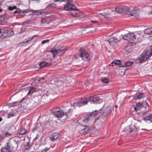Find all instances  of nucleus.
Here are the masks:
<instances>
[{
  "label": "nucleus",
  "instance_id": "aec40b11",
  "mask_svg": "<svg viewBox=\"0 0 152 152\" xmlns=\"http://www.w3.org/2000/svg\"><path fill=\"white\" fill-rule=\"evenodd\" d=\"M1 152H10V147L7 146L2 148L1 149Z\"/></svg>",
  "mask_w": 152,
  "mask_h": 152
},
{
  "label": "nucleus",
  "instance_id": "a18cd8bd",
  "mask_svg": "<svg viewBox=\"0 0 152 152\" xmlns=\"http://www.w3.org/2000/svg\"><path fill=\"white\" fill-rule=\"evenodd\" d=\"M99 14L100 15H104H104H103V14L102 13H99Z\"/></svg>",
  "mask_w": 152,
  "mask_h": 152
},
{
  "label": "nucleus",
  "instance_id": "c85d7f7f",
  "mask_svg": "<svg viewBox=\"0 0 152 152\" xmlns=\"http://www.w3.org/2000/svg\"><path fill=\"white\" fill-rule=\"evenodd\" d=\"M101 80L104 83H107L109 82V80L107 78H103L101 79Z\"/></svg>",
  "mask_w": 152,
  "mask_h": 152
},
{
  "label": "nucleus",
  "instance_id": "dca6fc26",
  "mask_svg": "<svg viewBox=\"0 0 152 152\" xmlns=\"http://www.w3.org/2000/svg\"><path fill=\"white\" fill-rule=\"evenodd\" d=\"M145 97V95L143 93H139L136 95H135L134 97V99L137 100L141 99Z\"/></svg>",
  "mask_w": 152,
  "mask_h": 152
},
{
  "label": "nucleus",
  "instance_id": "58836bf2",
  "mask_svg": "<svg viewBox=\"0 0 152 152\" xmlns=\"http://www.w3.org/2000/svg\"><path fill=\"white\" fill-rule=\"evenodd\" d=\"M16 7L15 6H13V7H8V10H13L15 9H16Z\"/></svg>",
  "mask_w": 152,
  "mask_h": 152
},
{
  "label": "nucleus",
  "instance_id": "3c124183",
  "mask_svg": "<svg viewBox=\"0 0 152 152\" xmlns=\"http://www.w3.org/2000/svg\"><path fill=\"white\" fill-rule=\"evenodd\" d=\"M71 15H72V16H75V14H71Z\"/></svg>",
  "mask_w": 152,
  "mask_h": 152
},
{
  "label": "nucleus",
  "instance_id": "0eeeda50",
  "mask_svg": "<svg viewBox=\"0 0 152 152\" xmlns=\"http://www.w3.org/2000/svg\"><path fill=\"white\" fill-rule=\"evenodd\" d=\"M65 50L66 49L62 48L58 50L55 49H52L49 52L51 53L53 57L54 58L58 54L59 56L63 55L65 53Z\"/></svg>",
  "mask_w": 152,
  "mask_h": 152
},
{
  "label": "nucleus",
  "instance_id": "5fc2aeb1",
  "mask_svg": "<svg viewBox=\"0 0 152 152\" xmlns=\"http://www.w3.org/2000/svg\"><path fill=\"white\" fill-rule=\"evenodd\" d=\"M12 32V33H14V32H13V31H12V32Z\"/></svg>",
  "mask_w": 152,
  "mask_h": 152
},
{
  "label": "nucleus",
  "instance_id": "f8f14e48",
  "mask_svg": "<svg viewBox=\"0 0 152 152\" xmlns=\"http://www.w3.org/2000/svg\"><path fill=\"white\" fill-rule=\"evenodd\" d=\"M132 16H134L136 18H137L139 17V11L138 10H133L130 12Z\"/></svg>",
  "mask_w": 152,
  "mask_h": 152
},
{
  "label": "nucleus",
  "instance_id": "393cba45",
  "mask_svg": "<svg viewBox=\"0 0 152 152\" xmlns=\"http://www.w3.org/2000/svg\"><path fill=\"white\" fill-rule=\"evenodd\" d=\"M35 89L36 88H34L32 87L31 88L28 92V95H30L33 93L35 91Z\"/></svg>",
  "mask_w": 152,
  "mask_h": 152
},
{
  "label": "nucleus",
  "instance_id": "864d4df0",
  "mask_svg": "<svg viewBox=\"0 0 152 152\" xmlns=\"http://www.w3.org/2000/svg\"><path fill=\"white\" fill-rule=\"evenodd\" d=\"M1 29L0 28V34H1Z\"/></svg>",
  "mask_w": 152,
  "mask_h": 152
},
{
  "label": "nucleus",
  "instance_id": "b1692460",
  "mask_svg": "<svg viewBox=\"0 0 152 152\" xmlns=\"http://www.w3.org/2000/svg\"><path fill=\"white\" fill-rule=\"evenodd\" d=\"M24 148L26 150H29L30 148L29 143V142H26L24 145Z\"/></svg>",
  "mask_w": 152,
  "mask_h": 152
},
{
  "label": "nucleus",
  "instance_id": "a19ab883",
  "mask_svg": "<svg viewBox=\"0 0 152 152\" xmlns=\"http://www.w3.org/2000/svg\"><path fill=\"white\" fill-rule=\"evenodd\" d=\"M5 136V137H8L9 136H10L11 135V134L9 132H6L5 133V135H4Z\"/></svg>",
  "mask_w": 152,
  "mask_h": 152
},
{
  "label": "nucleus",
  "instance_id": "79ce46f5",
  "mask_svg": "<svg viewBox=\"0 0 152 152\" xmlns=\"http://www.w3.org/2000/svg\"><path fill=\"white\" fill-rule=\"evenodd\" d=\"M49 41V40L48 39L44 40L42 41V44H44L47 42H48Z\"/></svg>",
  "mask_w": 152,
  "mask_h": 152
},
{
  "label": "nucleus",
  "instance_id": "473e14b6",
  "mask_svg": "<svg viewBox=\"0 0 152 152\" xmlns=\"http://www.w3.org/2000/svg\"><path fill=\"white\" fill-rule=\"evenodd\" d=\"M37 81L39 83H42L45 81V79L43 77H41L37 80H36V81Z\"/></svg>",
  "mask_w": 152,
  "mask_h": 152
},
{
  "label": "nucleus",
  "instance_id": "f3484780",
  "mask_svg": "<svg viewBox=\"0 0 152 152\" xmlns=\"http://www.w3.org/2000/svg\"><path fill=\"white\" fill-rule=\"evenodd\" d=\"M115 64L119 65L121 67V65H122L121 64V62L120 60H117L116 59L114 60L113 61L111 62V64L110 65H111L112 66H113Z\"/></svg>",
  "mask_w": 152,
  "mask_h": 152
},
{
  "label": "nucleus",
  "instance_id": "7c9ffc66",
  "mask_svg": "<svg viewBox=\"0 0 152 152\" xmlns=\"http://www.w3.org/2000/svg\"><path fill=\"white\" fill-rule=\"evenodd\" d=\"M8 36V34L7 32L4 33V34H1V38H5Z\"/></svg>",
  "mask_w": 152,
  "mask_h": 152
},
{
  "label": "nucleus",
  "instance_id": "ea45409f",
  "mask_svg": "<svg viewBox=\"0 0 152 152\" xmlns=\"http://www.w3.org/2000/svg\"><path fill=\"white\" fill-rule=\"evenodd\" d=\"M5 137L4 135H2L0 134V141L3 140Z\"/></svg>",
  "mask_w": 152,
  "mask_h": 152
},
{
  "label": "nucleus",
  "instance_id": "cd10ccee",
  "mask_svg": "<svg viewBox=\"0 0 152 152\" xmlns=\"http://www.w3.org/2000/svg\"><path fill=\"white\" fill-rule=\"evenodd\" d=\"M50 17H48L46 18L45 19H43L42 20V22L43 23L44 21L46 20V21L45 23H48L52 20V19L50 20Z\"/></svg>",
  "mask_w": 152,
  "mask_h": 152
},
{
  "label": "nucleus",
  "instance_id": "09e8293b",
  "mask_svg": "<svg viewBox=\"0 0 152 152\" xmlns=\"http://www.w3.org/2000/svg\"><path fill=\"white\" fill-rule=\"evenodd\" d=\"M148 110V108L146 109V111H147Z\"/></svg>",
  "mask_w": 152,
  "mask_h": 152
},
{
  "label": "nucleus",
  "instance_id": "de8ad7c7",
  "mask_svg": "<svg viewBox=\"0 0 152 152\" xmlns=\"http://www.w3.org/2000/svg\"><path fill=\"white\" fill-rule=\"evenodd\" d=\"M2 9L1 8V7H0V12H1L2 11Z\"/></svg>",
  "mask_w": 152,
  "mask_h": 152
},
{
  "label": "nucleus",
  "instance_id": "603ef678",
  "mask_svg": "<svg viewBox=\"0 0 152 152\" xmlns=\"http://www.w3.org/2000/svg\"><path fill=\"white\" fill-rule=\"evenodd\" d=\"M115 107L116 108H117V107H118V106H117V105H115Z\"/></svg>",
  "mask_w": 152,
  "mask_h": 152
},
{
  "label": "nucleus",
  "instance_id": "2eb2a0df",
  "mask_svg": "<svg viewBox=\"0 0 152 152\" xmlns=\"http://www.w3.org/2000/svg\"><path fill=\"white\" fill-rule=\"evenodd\" d=\"M129 8L127 7H123L119 10V12L120 13L126 14L129 12Z\"/></svg>",
  "mask_w": 152,
  "mask_h": 152
},
{
  "label": "nucleus",
  "instance_id": "a878e982",
  "mask_svg": "<svg viewBox=\"0 0 152 152\" xmlns=\"http://www.w3.org/2000/svg\"><path fill=\"white\" fill-rule=\"evenodd\" d=\"M21 102V101L20 102H14L10 103V104L12 107L16 106H17L19 105Z\"/></svg>",
  "mask_w": 152,
  "mask_h": 152
},
{
  "label": "nucleus",
  "instance_id": "e433bc0d",
  "mask_svg": "<svg viewBox=\"0 0 152 152\" xmlns=\"http://www.w3.org/2000/svg\"><path fill=\"white\" fill-rule=\"evenodd\" d=\"M58 16H59L58 14H57L55 16H51V18H53V20H56L58 18Z\"/></svg>",
  "mask_w": 152,
  "mask_h": 152
},
{
  "label": "nucleus",
  "instance_id": "a211bd4d",
  "mask_svg": "<svg viewBox=\"0 0 152 152\" xmlns=\"http://www.w3.org/2000/svg\"><path fill=\"white\" fill-rule=\"evenodd\" d=\"M34 12V11L30 9H27L23 11V13L25 14L28 13V15L32 14Z\"/></svg>",
  "mask_w": 152,
  "mask_h": 152
},
{
  "label": "nucleus",
  "instance_id": "bb28decb",
  "mask_svg": "<svg viewBox=\"0 0 152 152\" xmlns=\"http://www.w3.org/2000/svg\"><path fill=\"white\" fill-rule=\"evenodd\" d=\"M141 104L138 103L136 104V107L134 108V110H139L141 107Z\"/></svg>",
  "mask_w": 152,
  "mask_h": 152
},
{
  "label": "nucleus",
  "instance_id": "20e7f679",
  "mask_svg": "<svg viewBox=\"0 0 152 152\" xmlns=\"http://www.w3.org/2000/svg\"><path fill=\"white\" fill-rule=\"evenodd\" d=\"M123 39L126 40L128 41H130L132 43V45H134L136 44V42H134V41L136 38L135 35L133 33H129L125 34L124 36H122Z\"/></svg>",
  "mask_w": 152,
  "mask_h": 152
},
{
  "label": "nucleus",
  "instance_id": "423d86ee",
  "mask_svg": "<svg viewBox=\"0 0 152 152\" xmlns=\"http://www.w3.org/2000/svg\"><path fill=\"white\" fill-rule=\"evenodd\" d=\"M122 35L119 36L117 35L115 36H113L109 39L108 41L110 44L112 46L115 45L117 42L120 41L122 38Z\"/></svg>",
  "mask_w": 152,
  "mask_h": 152
},
{
  "label": "nucleus",
  "instance_id": "6e6552de",
  "mask_svg": "<svg viewBox=\"0 0 152 152\" xmlns=\"http://www.w3.org/2000/svg\"><path fill=\"white\" fill-rule=\"evenodd\" d=\"M112 109V107L110 106H107L103 109H101V111L100 114L102 116L106 117L111 113Z\"/></svg>",
  "mask_w": 152,
  "mask_h": 152
},
{
  "label": "nucleus",
  "instance_id": "412c9836",
  "mask_svg": "<svg viewBox=\"0 0 152 152\" xmlns=\"http://www.w3.org/2000/svg\"><path fill=\"white\" fill-rule=\"evenodd\" d=\"M70 3H68L67 2V5H65L64 7V10H65L66 11L67 10H71V8H72V6L71 5H72V4H70Z\"/></svg>",
  "mask_w": 152,
  "mask_h": 152
},
{
  "label": "nucleus",
  "instance_id": "8fccbe9b",
  "mask_svg": "<svg viewBox=\"0 0 152 152\" xmlns=\"http://www.w3.org/2000/svg\"><path fill=\"white\" fill-rule=\"evenodd\" d=\"M118 9V8H115V10H116V11H118V10H117Z\"/></svg>",
  "mask_w": 152,
  "mask_h": 152
},
{
  "label": "nucleus",
  "instance_id": "c03bdc74",
  "mask_svg": "<svg viewBox=\"0 0 152 152\" xmlns=\"http://www.w3.org/2000/svg\"><path fill=\"white\" fill-rule=\"evenodd\" d=\"M31 40V38H29V40H27L26 42H28V41H30Z\"/></svg>",
  "mask_w": 152,
  "mask_h": 152
},
{
  "label": "nucleus",
  "instance_id": "c9c22d12",
  "mask_svg": "<svg viewBox=\"0 0 152 152\" xmlns=\"http://www.w3.org/2000/svg\"><path fill=\"white\" fill-rule=\"evenodd\" d=\"M67 1V3H71L72 2V0H66ZM64 0H54V1L55 2H56L58 1H63Z\"/></svg>",
  "mask_w": 152,
  "mask_h": 152
},
{
  "label": "nucleus",
  "instance_id": "c756f323",
  "mask_svg": "<svg viewBox=\"0 0 152 152\" xmlns=\"http://www.w3.org/2000/svg\"><path fill=\"white\" fill-rule=\"evenodd\" d=\"M22 11L19 9H17L14 12V13L15 14H18L20 15Z\"/></svg>",
  "mask_w": 152,
  "mask_h": 152
},
{
  "label": "nucleus",
  "instance_id": "4468645a",
  "mask_svg": "<svg viewBox=\"0 0 152 152\" xmlns=\"http://www.w3.org/2000/svg\"><path fill=\"white\" fill-rule=\"evenodd\" d=\"M60 135L58 133H52L50 136V138L52 140H56L59 137Z\"/></svg>",
  "mask_w": 152,
  "mask_h": 152
},
{
  "label": "nucleus",
  "instance_id": "5701e85b",
  "mask_svg": "<svg viewBox=\"0 0 152 152\" xmlns=\"http://www.w3.org/2000/svg\"><path fill=\"white\" fill-rule=\"evenodd\" d=\"M144 33L148 34H152V28H148L144 31Z\"/></svg>",
  "mask_w": 152,
  "mask_h": 152
},
{
  "label": "nucleus",
  "instance_id": "f257e3e1",
  "mask_svg": "<svg viewBox=\"0 0 152 152\" xmlns=\"http://www.w3.org/2000/svg\"><path fill=\"white\" fill-rule=\"evenodd\" d=\"M99 96H94L92 97H90L88 99L86 98H82L79 100L77 101L74 104L76 106L80 107L86 104L88 102L93 103L98 102H99Z\"/></svg>",
  "mask_w": 152,
  "mask_h": 152
},
{
  "label": "nucleus",
  "instance_id": "4c0bfd02",
  "mask_svg": "<svg viewBox=\"0 0 152 152\" xmlns=\"http://www.w3.org/2000/svg\"><path fill=\"white\" fill-rule=\"evenodd\" d=\"M72 7V8H71V10H77L78 9L77 8L75 5H73L72 4V5H71Z\"/></svg>",
  "mask_w": 152,
  "mask_h": 152
},
{
  "label": "nucleus",
  "instance_id": "72a5a7b5",
  "mask_svg": "<svg viewBox=\"0 0 152 152\" xmlns=\"http://www.w3.org/2000/svg\"><path fill=\"white\" fill-rule=\"evenodd\" d=\"M48 6L49 7H51L52 8H55L56 7V5L55 4L51 3V4H49L48 5Z\"/></svg>",
  "mask_w": 152,
  "mask_h": 152
},
{
  "label": "nucleus",
  "instance_id": "49530a36",
  "mask_svg": "<svg viewBox=\"0 0 152 152\" xmlns=\"http://www.w3.org/2000/svg\"><path fill=\"white\" fill-rule=\"evenodd\" d=\"M2 120V119L1 117H0V122Z\"/></svg>",
  "mask_w": 152,
  "mask_h": 152
},
{
  "label": "nucleus",
  "instance_id": "6ab92c4d",
  "mask_svg": "<svg viewBox=\"0 0 152 152\" xmlns=\"http://www.w3.org/2000/svg\"><path fill=\"white\" fill-rule=\"evenodd\" d=\"M133 62L130 61H127L124 63L122 65H121V67H123L124 66H128L132 65Z\"/></svg>",
  "mask_w": 152,
  "mask_h": 152
},
{
  "label": "nucleus",
  "instance_id": "9d476101",
  "mask_svg": "<svg viewBox=\"0 0 152 152\" xmlns=\"http://www.w3.org/2000/svg\"><path fill=\"white\" fill-rule=\"evenodd\" d=\"M89 128L87 126H82L79 133L81 134H85L89 132Z\"/></svg>",
  "mask_w": 152,
  "mask_h": 152
},
{
  "label": "nucleus",
  "instance_id": "2f4dec72",
  "mask_svg": "<svg viewBox=\"0 0 152 152\" xmlns=\"http://www.w3.org/2000/svg\"><path fill=\"white\" fill-rule=\"evenodd\" d=\"M26 132V130L24 129H21L20 130L19 133L21 134H25Z\"/></svg>",
  "mask_w": 152,
  "mask_h": 152
},
{
  "label": "nucleus",
  "instance_id": "4be33fe9",
  "mask_svg": "<svg viewBox=\"0 0 152 152\" xmlns=\"http://www.w3.org/2000/svg\"><path fill=\"white\" fill-rule=\"evenodd\" d=\"M144 119L145 121H150L151 122H152V114L145 117Z\"/></svg>",
  "mask_w": 152,
  "mask_h": 152
},
{
  "label": "nucleus",
  "instance_id": "6e6d98bb",
  "mask_svg": "<svg viewBox=\"0 0 152 152\" xmlns=\"http://www.w3.org/2000/svg\"><path fill=\"white\" fill-rule=\"evenodd\" d=\"M151 13L152 14V11L151 12Z\"/></svg>",
  "mask_w": 152,
  "mask_h": 152
},
{
  "label": "nucleus",
  "instance_id": "9b49d317",
  "mask_svg": "<svg viewBox=\"0 0 152 152\" xmlns=\"http://www.w3.org/2000/svg\"><path fill=\"white\" fill-rule=\"evenodd\" d=\"M137 129L135 127L134 125L130 126L129 127V131L130 132L131 134L133 135L136 134L137 133Z\"/></svg>",
  "mask_w": 152,
  "mask_h": 152
},
{
  "label": "nucleus",
  "instance_id": "39448f33",
  "mask_svg": "<svg viewBox=\"0 0 152 152\" xmlns=\"http://www.w3.org/2000/svg\"><path fill=\"white\" fill-rule=\"evenodd\" d=\"M80 56L83 60L86 61H88L90 60V56L89 53L83 48H80Z\"/></svg>",
  "mask_w": 152,
  "mask_h": 152
},
{
  "label": "nucleus",
  "instance_id": "ddd939ff",
  "mask_svg": "<svg viewBox=\"0 0 152 152\" xmlns=\"http://www.w3.org/2000/svg\"><path fill=\"white\" fill-rule=\"evenodd\" d=\"M51 65V63H48L45 61H41L39 64V66L40 68H42L46 66H49Z\"/></svg>",
  "mask_w": 152,
  "mask_h": 152
},
{
  "label": "nucleus",
  "instance_id": "f704fd0d",
  "mask_svg": "<svg viewBox=\"0 0 152 152\" xmlns=\"http://www.w3.org/2000/svg\"><path fill=\"white\" fill-rule=\"evenodd\" d=\"M15 115L14 113L13 112H10L8 113V118L14 116Z\"/></svg>",
  "mask_w": 152,
  "mask_h": 152
},
{
  "label": "nucleus",
  "instance_id": "37998d69",
  "mask_svg": "<svg viewBox=\"0 0 152 152\" xmlns=\"http://www.w3.org/2000/svg\"><path fill=\"white\" fill-rule=\"evenodd\" d=\"M90 22L93 23H98V22L96 20H91L90 21Z\"/></svg>",
  "mask_w": 152,
  "mask_h": 152
},
{
  "label": "nucleus",
  "instance_id": "7ed1b4c3",
  "mask_svg": "<svg viewBox=\"0 0 152 152\" xmlns=\"http://www.w3.org/2000/svg\"><path fill=\"white\" fill-rule=\"evenodd\" d=\"M101 111V109H100L98 110H95L94 111L92 112L87 117L82 120V121L80 122L82 123L83 122H87L88 121H90L91 120H92L94 117L96 116H98V118H99L101 116L100 114Z\"/></svg>",
  "mask_w": 152,
  "mask_h": 152
},
{
  "label": "nucleus",
  "instance_id": "f03ea898",
  "mask_svg": "<svg viewBox=\"0 0 152 152\" xmlns=\"http://www.w3.org/2000/svg\"><path fill=\"white\" fill-rule=\"evenodd\" d=\"M152 56V45L151 46V49L145 50L140 55L138 58L139 63H142L146 61Z\"/></svg>",
  "mask_w": 152,
  "mask_h": 152
},
{
  "label": "nucleus",
  "instance_id": "1a4fd4ad",
  "mask_svg": "<svg viewBox=\"0 0 152 152\" xmlns=\"http://www.w3.org/2000/svg\"><path fill=\"white\" fill-rule=\"evenodd\" d=\"M53 114L56 117L61 118L64 116H65V118H67V113H64L62 111L58 110L55 111L53 112Z\"/></svg>",
  "mask_w": 152,
  "mask_h": 152
}]
</instances>
